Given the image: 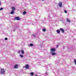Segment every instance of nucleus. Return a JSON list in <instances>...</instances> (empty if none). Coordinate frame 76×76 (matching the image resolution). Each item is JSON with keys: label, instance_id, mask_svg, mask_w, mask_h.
Masks as SVG:
<instances>
[{"label": "nucleus", "instance_id": "f257e3e1", "mask_svg": "<svg viewBox=\"0 0 76 76\" xmlns=\"http://www.w3.org/2000/svg\"><path fill=\"white\" fill-rule=\"evenodd\" d=\"M0 73L1 75L4 74V73H5V70H4V68L2 69L1 68V69Z\"/></svg>", "mask_w": 76, "mask_h": 76}, {"label": "nucleus", "instance_id": "f03ea898", "mask_svg": "<svg viewBox=\"0 0 76 76\" xmlns=\"http://www.w3.org/2000/svg\"><path fill=\"white\" fill-rule=\"evenodd\" d=\"M50 51L51 53H53L56 51V49L55 48H52L50 49Z\"/></svg>", "mask_w": 76, "mask_h": 76}, {"label": "nucleus", "instance_id": "7ed1b4c3", "mask_svg": "<svg viewBox=\"0 0 76 76\" xmlns=\"http://www.w3.org/2000/svg\"><path fill=\"white\" fill-rule=\"evenodd\" d=\"M15 20H19L20 19V18L19 17H17L14 18Z\"/></svg>", "mask_w": 76, "mask_h": 76}, {"label": "nucleus", "instance_id": "20e7f679", "mask_svg": "<svg viewBox=\"0 0 76 76\" xmlns=\"http://www.w3.org/2000/svg\"><path fill=\"white\" fill-rule=\"evenodd\" d=\"M18 66H19V65L18 64H15L14 66V69H18Z\"/></svg>", "mask_w": 76, "mask_h": 76}, {"label": "nucleus", "instance_id": "39448f33", "mask_svg": "<svg viewBox=\"0 0 76 76\" xmlns=\"http://www.w3.org/2000/svg\"><path fill=\"white\" fill-rule=\"evenodd\" d=\"M58 5L60 7H62V3L61 2H60L58 4Z\"/></svg>", "mask_w": 76, "mask_h": 76}, {"label": "nucleus", "instance_id": "423d86ee", "mask_svg": "<svg viewBox=\"0 0 76 76\" xmlns=\"http://www.w3.org/2000/svg\"><path fill=\"white\" fill-rule=\"evenodd\" d=\"M66 22H67L68 23H70V19H69L67 18Z\"/></svg>", "mask_w": 76, "mask_h": 76}, {"label": "nucleus", "instance_id": "0eeeda50", "mask_svg": "<svg viewBox=\"0 0 76 76\" xmlns=\"http://www.w3.org/2000/svg\"><path fill=\"white\" fill-rule=\"evenodd\" d=\"M12 11H14L15 10H16V8L14 7H12Z\"/></svg>", "mask_w": 76, "mask_h": 76}, {"label": "nucleus", "instance_id": "6e6552de", "mask_svg": "<svg viewBox=\"0 0 76 76\" xmlns=\"http://www.w3.org/2000/svg\"><path fill=\"white\" fill-rule=\"evenodd\" d=\"M60 31H62V33H64V30H63V29L62 28H61L60 29Z\"/></svg>", "mask_w": 76, "mask_h": 76}, {"label": "nucleus", "instance_id": "1a4fd4ad", "mask_svg": "<svg viewBox=\"0 0 76 76\" xmlns=\"http://www.w3.org/2000/svg\"><path fill=\"white\" fill-rule=\"evenodd\" d=\"M26 69H28L29 68V65L28 64H27L26 65V67H25Z\"/></svg>", "mask_w": 76, "mask_h": 76}, {"label": "nucleus", "instance_id": "9d476101", "mask_svg": "<svg viewBox=\"0 0 76 76\" xmlns=\"http://www.w3.org/2000/svg\"><path fill=\"white\" fill-rule=\"evenodd\" d=\"M19 56L20 57H21V58H22L23 57V55H22V54H20L19 55Z\"/></svg>", "mask_w": 76, "mask_h": 76}, {"label": "nucleus", "instance_id": "9b49d317", "mask_svg": "<svg viewBox=\"0 0 76 76\" xmlns=\"http://www.w3.org/2000/svg\"><path fill=\"white\" fill-rule=\"evenodd\" d=\"M56 32H57V33H58V34H60V31L59 30H57L56 31Z\"/></svg>", "mask_w": 76, "mask_h": 76}, {"label": "nucleus", "instance_id": "f8f14e48", "mask_svg": "<svg viewBox=\"0 0 76 76\" xmlns=\"http://www.w3.org/2000/svg\"><path fill=\"white\" fill-rule=\"evenodd\" d=\"M30 75L31 76H33L34 75V73L33 72H31L30 73Z\"/></svg>", "mask_w": 76, "mask_h": 76}, {"label": "nucleus", "instance_id": "ddd939ff", "mask_svg": "<svg viewBox=\"0 0 76 76\" xmlns=\"http://www.w3.org/2000/svg\"><path fill=\"white\" fill-rule=\"evenodd\" d=\"M52 54L53 56H54V55H56V53L54 52H53L52 53Z\"/></svg>", "mask_w": 76, "mask_h": 76}, {"label": "nucleus", "instance_id": "4468645a", "mask_svg": "<svg viewBox=\"0 0 76 76\" xmlns=\"http://www.w3.org/2000/svg\"><path fill=\"white\" fill-rule=\"evenodd\" d=\"M21 53L22 54H24V51L23 50H21Z\"/></svg>", "mask_w": 76, "mask_h": 76}, {"label": "nucleus", "instance_id": "2eb2a0df", "mask_svg": "<svg viewBox=\"0 0 76 76\" xmlns=\"http://www.w3.org/2000/svg\"><path fill=\"white\" fill-rule=\"evenodd\" d=\"M45 76H48V73L46 72L45 74Z\"/></svg>", "mask_w": 76, "mask_h": 76}, {"label": "nucleus", "instance_id": "dca6fc26", "mask_svg": "<svg viewBox=\"0 0 76 76\" xmlns=\"http://www.w3.org/2000/svg\"><path fill=\"white\" fill-rule=\"evenodd\" d=\"M43 32H45V31H46V29L45 28L43 29Z\"/></svg>", "mask_w": 76, "mask_h": 76}, {"label": "nucleus", "instance_id": "f3484780", "mask_svg": "<svg viewBox=\"0 0 76 76\" xmlns=\"http://www.w3.org/2000/svg\"><path fill=\"white\" fill-rule=\"evenodd\" d=\"M10 13L11 14H13V13H14V11H12Z\"/></svg>", "mask_w": 76, "mask_h": 76}, {"label": "nucleus", "instance_id": "a211bd4d", "mask_svg": "<svg viewBox=\"0 0 76 76\" xmlns=\"http://www.w3.org/2000/svg\"><path fill=\"white\" fill-rule=\"evenodd\" d=\"M26 11H24L23 12V15H25V14H26Z\"/></svg>", "mask_w": 76, "mask_h": 76}, {"label": "nucleus", "instance_id": "6ab92c4d", "mask_svg": "<svg viewBox=\"0 0 76 76\" xmlns=\"http://www.w3.org/2000/svg\"><path fill=\"white\" fill-rule=\"evenodd\" d=\"M30 45V46H34V45H33L32 43H31Z\"/></svg>", "mask_w": 76, "mask_h": 76}, {"label": "nucleus", "instance_id": "aec40b11", "mask_svg": "<svg viewBox=\"0 0 76 76\" xmlns=\"http://www.w3.org/2000/svg\"><path fill=\"white\" fill-rule=\"evenodd\" d=\"M64 12L65 13H67V11L66 10H64Z\"/></svg>", "mask_w": 76, "mask_h": 76}, {"label": "nucleus", "instance_id": "412c9836", "mask_svg": "<svg viewBox=\"0 0 76 76\" xmlns=\"http://www.w3.org/2000/svg\"><path fill=\"white\" fill-rule=\"evenodd\" d=\"M3 10V8H0V10Z\"/></svg>", "mask_w": 76, "mask_h": 76}, {"label": "nucleus", "instance_id": "4be33fe9", "mask_svg": "<svg viewBox=\"0 0 76 76\" xmlns=\"http://www.w3.org/2000/svg\"><path fill=\"white\" fill-rule=\"evenodd\" d=\"M32 36L33 37H35V35H32Z\"/></svg>", "mask_w": 76, "mask_h": 76}, {"label": "nucleus", "instance_id": "5701e85b", "mask_svg": "<svg viewBox=\"0 0 76 76\" xmlns=\"http://www.w3.org/2000/svg\"><path fill=\"white\" fill-rule=\"evenodd\" d=\"M5 40H7V38H5Z\"/></svg>", "mask_w": 76, "mask_h": 76}, {"label": "nucleus", "instance_id": "b1692460", "mask_svg": "<svg viewBox=\"0 0 76 76\" xmlns=\"http://www.w3.org/2000/svg\"><path fill=\"white\" fill-rule=\"evenodd\" d=\"M20 50L18 51V53L19 54H20Z\"/></svg>", "mask_w": 76, "mask_h": 76}, {"label": "nucleus", "instance_id": "393cba45", "mask_svg": "<svg viewBox=\"0 0 76 76\" xmlns=\"http://www.w3.org/2000/svg\"><path fill=\"white\" fill-rule=\"evenodd\" d=\"M16 31V30L15 29L13 30V31Z\"/></svg>", "mask_w": 76, "mask_h": 76}, {"label": "nucleus", "instance_id": "a878e982", "mask_svg": "<svg viewBox=\"0 0 76 76\" xmlns=\"http://www.w3.org/2000/svg\"><path fill=\"white\" fill-rule=\"evenodd\" d=\"M25 67H26V66H23V68H24V67H25Z\"/></svg>", "mask_w": 76, "mask_h": 76}, {"label": "nucleus", "instance_id": "bb28decb", "mask_svg": "<svg viewBox=\"0 0 76 76\" xmlns=\"http://www.w3.org/2000/svg\"><path fill=\"white\" fill-rule=\"evenodd\" d=\"M48 66H50V64H48Z\"/></svg>", "mask_w": 76, "mask_h": 76}, {"label": "nucleus", "instance_id": "cd10ccee", "mask_svg": "<svg viewBox=\"0 0 76 76\" xmlns=\"http://www.w3.org/2000/svg\"><path fill=\"white\" fill-rule=\"evenodd\" d=\"M35 76H37V75H35Z\"/></svg>", "mask_w": 76, "mask_h": 76}, {"label": "nucleus", "instance_id": "c85d7f7f", "mask_svg": "<svg viewBox=\"0 0 76 76\" xmlns=\"http://www.w3.org/2000/svg\"><path fill=\"white\" fill-rule=\"evenodd\" d=\"M46 68H47V66L46 65Z\"/></svg>", "mask_w": 76, "mask_h": 76}, {"label": "nucleus", "instance_id": "c756f323", "mask_svg": "<svg viewBox=\"0 0 76 76\" xmlns=\"http://www.w3.org/2000/svg\"><path fill=\"white\" fill-rule=\"evenodd\" d=\"M1 5V4L0 3V5Z\"/></svg>", "mask_w": 76, "mask_h": 76}, {"label": "nucleus", "instance_id": "7c9ffc66", "mask_svg": "<svg viewBox=\"0 0 76 76\" xmlns=\"http://www.w3.org/2000/svg\"><path fill=\"white\" fill-rule=\"evenodd\" d=\"M57 47H58V46H57Z\"/></svg>", "mask_w": 76, "mask_h": 76}]
</instances>
